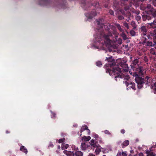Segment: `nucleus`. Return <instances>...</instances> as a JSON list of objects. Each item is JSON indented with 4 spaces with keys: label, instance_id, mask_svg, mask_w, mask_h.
<instances>
[{
    "label": "nucleus",
    "instance_id": "obj_1",
    "mask_svg": "<svg viewBox=\"0 0 156 156\" xmlns=\"http://www.w3.org/2000/svg\"><path fill=\"white\" fill-rule=\"evenodd\" d=\"M139 62L138 59H135L133 61L131 66L132 69L134 72L133 75L135 77V80L137 84V87L139 89H141L143 87L144 84L147 86L150 85L151 79L150 77L148 76H146L144 78L140 76L143 75L144 69L141 65L138 64Z\"/></svg>",
    "mask_w": 156,
    "mask_h": 156
},
{
    "label": "nucleus",
    "instance_id": "obj_2",
    "mask_svg": "<svg viewBox=\"0 0 156 156\" xmlns=\"http://www.w3.org/2000/svg\"><path fill=\"white\" fill-rule=\"evenodd\" d=\"M105 60L111 62L108 66V67L106 69V72L108 73L110 75L113 74L117 75L120 74L122 71L127 72L128 70L126 69L128 68V66L125 62H121L119 63L117 62L115 63L113 61L114 59L112 56L106 57Z\"/></svg>",
    "mask_w": 156,
    "mask_h": 156
},
{
    "label": "nucleus",
    "instance_id": "obj_3",
    "mask_svg": "<svg viewBox=\"0 0 156 156\" xmlns=\"http://www.w3.org/2000/svg\"><path fill=\"white\" fill-rule=\"evenodd\" d=\"M103 19L102 18L99 19V20L97 21V25L100 26V28L98 29V31L97 33L96 36L95 37V40L100 44L101 45H108L110 44L111 40L109 37L112 36V34L109 31H108L107 35L105 34V32L103 31V27L105 26L102 23Z\"/></svg>",
    "mask_w": 156,
    "mask_h": 156
},
{
    "label": "nucleus",
    "instance_id": "obj_4",
    "mask_svg": "<svg viewBox=\"0 0 156 156\" xmlns=\"http://www.w3.org/2000/svg\"><path fill=\"white\" fill-rule=\"evenodd\" d=\"M140 9L143 10L147 9L145 11V14L142 16V18L143 21L146 20H150L154 17H156V10L154 9L151 5L148 4L146 6L141 5L140 6Z\"/></svg>",
    "mask_w": 156,
    "mask_h": 156
},
{
    "label": "nucleus",
    "instance_id": "obj_5",
    "mask_svg": "<svg viewBox=\"0 0 156 156\" xmlns=\"http://www.w3.org/2000/svg\"><path fill=\"white\" fill-rule=\"evenodd\" d=\"M129 0H121L119 3L117 1H115L113 2L114 6L117 9H118L119 7V4H120L122 6H124V9L125 10L122 9H120V11L126 17H131V16L130 12L128 11L129 9V7L131 6L130 4L129 5V2L128 1Z\"/></svg>",
    "mask_w": 156,
    "mask_h": 156
},
{
    "label": "nucleus",
    "instance_id": "obj_6",
    "mask_svg": "<svg viewBox=\"0 0 156 156\" xmlns=\"http://www.w3.org/2000/svg\"><path fill=\"white\" fill-rule=\"evenodd\" d=\"M123 79L124 80L123 82L125 83L127 87L129 86V87H128L130 88L131 87L134 90H136L135 84L134 83L131 82L130 83V77L129 75L127 74H124L122 73L120 74H119L115 77V80L117 81L118 78Z\"/></svg>",
    "mask_w": 156,
    "mask_h": 156
},
{
    "label": "nucleus",
    "instance_id": "obj_7",
    "mask_svg": "<svg viewBox=\"0 0 156 156\" xmlns=\"http://www.w3.org/2000/svg\"><path fill=\"white\" fill-rule=\"evenodd\" d=\"M86 0H80L82 5V7L85 10H88L90 6H94L95 8L101 9V7L99 5V3L96 2L93 4H91L89 2L87 3Z\"/></svg>",
    "mask_w": 156,
    "mask_h": 156
},
{
    "label": "nucleus",
    "instance_id": "obj_8",
    "mask_svg": "<svg viewBox=\"0 0 156 156\" xmlns=\"http://www.w3.org/2000/svg\"><path fill=\"white\" fill-rule=\"evenodd\" d=\"M64 153L66 154L68 156H83V153L80 151L74 152H71L70 151H64Z\"/></svg>",
    "mask_w": 156,
    "mask_h": 156
},
{
    "label": "nucleus",
    "instance_id": "obj_9",
    "mask_svg": "<svg viewBox=\"0 0 156 156\" xmlns=\"http://www.w3.org/2000/svg\"><path fill=\"white\" fill-rule=\"evenodd\" d=\"M97 15L96 11L94 10L90 12L85 14V16L88 19H91Z\"/></svg>",
    "mask_w": 156,
    "mask_h": 156
},
{
    "label": "nucleus",
    "instance_id": "obj_10",
    "mask_svg": "<svg viewBox=\"0 0 156 156\" xmlns=\"http://www.w3.org/2000/svg\"><path fill=\"white\" fill-rule=\"evenodd\" d=\"M142 35H145L147 37V39L149 41L153 40L154 42V38L155 37H154V34L153 33H150L142 34Z\"/></svg>",
    "mask_w": 156,
    "mask_h": 156
},
{
    "label": "nucleus",
    "instance_id": "obj_11",
    "mask_svg": "<svg viewBox=\"0 0 156 156\" xmlns=\"http://www.w3.org/2000/svg\"><path fill=\"white\" fill-rule=\"evenodd\" d=\"M155 44L154 43H154H153L152 40L149 41H147L146 43H145L144 44H143V45H144L146 46H153L154 47L156 44Z\"/></svg>",
    "mask_w": 156,
    "mask_h": 156
},
{
    "label": "nucleus",
    "instance_id": "obj_12",
    "mask_svg": "<svg viewBox=\"0 0 156 156\" xmlns=\"http://www.w3.org/2000/svg\"><path fill=\"white\" fill-rule=\"evenodd\" d=\"M151 147L150 149V150H146V153L147 154V156H154L155 154H154L153 152L151 151Z\"/></svg>",
    "mask_w": 156,
    "mask_h": 156
},
{
    "label": "nucleus",
    "instance_id": "obj_13",
    "mask_svg": "<svg viewBox=\"0 0 156 156\" xmlns=\"http://www.w3.org/2000/svg\"><path fill=\"white\" fill-rule=\"evenodd\" d=\"M129 141L127 140H126L124 141L122 144L121 145L123 148L125 147L129 144Z\"/></svg>",
    "mask_w": 156,
    "mask_h": 156
},
{
    "label": "nucleus",
    "instance_id": "obj_14",
    "mask_svg": "<svg viewBox=\"0 0 156 156\" xmlns=\"http://www.w3.org/2000/svg\"><path fill=\"white\" fill-rule=\"evenodd\" d=\"M20 150L27 154L28 152L27 149L24 146L22 145L20 147Z\"/></svg>",
    "mask_w": 156,
    "mask_h": 156
},
{
    "label": "nucleus",
    "instance_id": "obj_15",
    "mask_svg": "<svg viewBox=\"0 0 156 156\" xmlns=\"http://www.w3.org/2000/svg\"><path fill=\"white\" fill-rule=\"evenodd\" d=\"M80 147L82 151H85L87 147V145L85 143H82Z\"/></svg>",
    "mask_w": 156,
    "mask_h": 156
},
{
    "label": "nucleus",
    "instance_id": "obj_16",
    "mask_svg": "<svg viewBox=\"0 0 156 156\" xmlns=\"http://www.w3.org/2000/svg\"><path fill=\"white\" fill-rule=\"evenodd\" d=\"M87 129H88V127L86 125H84V126H82L81 128V129H80V132L81 133V134H80V135L79 136H81L82 135L81 133L83 132L85 130H87Z\"/></svg>",
    "mask_w": 156,
    "mask_h": 156
},
{
    "label": "nucleus",
    "instance_id": "obj_17",
    "mask_svg": "<svg viewBox=\"0 0 156 156\" xmlns=\"http://www.w3.org/2000/svg\"><path fill=\"white\" fill-rule=\"evenodd\" d=\"M82 141H88L91 139V137L90 136H84L83 137H82Z\"/></svg>",
    "mask_w": 156,
    "mask_h": 156
},
{
    "label": "nucleus",
    "instance_id": "obj_18",
    "mask_svg": "<svg viewBox=\"0 0 156 156\" xmlns=\"http://www.w3.org/2000/svg\"><path fill=\"white\" fill-rule=\"evenodd\" d=\"M48 2V0H40L39 4L41 5H44Z\"/></svg>",
    "mask_w": 156,
    "mask_h": 156
},
{
    "label": "nucleus",
    "instance_id": "obj_19",
    "mask_svg": "<svg viewBox=\"0 0 156 156\" xmlns=\"http://www.w3.org/2000/svg\"><path fill=\"white\" fill-rule=\"evenodd\" d=\"M142 36L143 37L142 39V44H144L147 41H149L147 39V38H146V36L145 35H142Z\"/></svg>",
    "mask_w": 156,
    "mask_h": 156
},
{
    "label": "nucleus",
    "instance_id": "obj_20",
    "mask_svg": "<svg viewBox=\"0 0 156 156\" xmlns=\"http://www.w3.org/2000/svg\"><path fill=\"white\" fill-rule=\"evenodd\" d=\"M102 149V147L96 148L95 151V153L96 155L98 154L101 151V150Z\"/></svg>",
    "mask_w": 156,
    "mask_h": 156
},
{
    "label": "nucleus",
    "instance_id": "obj_21",
    "mask_svg": "<svg viewBox=\"0 0 156 156\" xmlns=\"http://www.w3.org/2000/svg\"><path fill=\"white\" fill-rule=\"evenodd\" d=\"M148 25L149 26H150V28H156V24L155 23H154L153 22L149 23Z\"/></svg>",
    "mask_w": 156,
    "mask_h": 156
},
{
    "label": "nucleus",
    "instance_id": "obj_22",
    "mask_svg": "<svg viewBox=\"0 0 156 156\" xmlns=\"http://www.w3.org/2000/svg\"><path fill=\"white\" fill-rule=\"evenodd\" d=\"M141 30L142 32H143V34H146L147 32V29L145 26H142L141 27Z\"/></svg>",
    "mask_w": 156,
    "mask_h": 156
},
{
    "label": "nucleus",
    "instance_id": "obj_23",
    "mask_svg": "<svg viewBox=\"0 0 156 156\" xmlns=\"http://www.w3.org/2000/svg\"><path fill=\"white\" fill-rule=\"evenodd\" d=\"M120 36L122 37L124 40H126L127 39L126 35L124 32H122V33L120 34Z\"/></svg>",
    "mask_w": 156,
    "mask_h": 156
},
{
    "label": "nucleus",
    "instance_id": "obj_24",
    "mask_svg": "<svg viewBox=\"0 0 156 156\" xmlns=\"http://www.w3.org/2000/svg\"><path fill=\"white\" fill-rule=\"evenodd\" d=\"M117 28L121 32L123 31V29L121 28V26L119 24H115Z\"/></svg>",
    "mask_w": 156,
    "mask_h": 156
},
{
    "label": "nucleus",
    "instance_id": "obj_25",
    "mask_svg": "<svg viewBox=\"0 0 156 156\" xmlns=\"http://www.w3.org/2000/svg\"><path fill=\"white\" fill-rule=\"evenodd\" d=\"M96 65L97 66L100 67L102 66V63L101 61H98L96 62Z\"/></svg>",
    "mask_w": 156,
    "mask_h": 156
},
{
    "label": "nucleus",
    "instance_id": "obj_26",
    "mask_svg": "<svg viewBox=\"0 0 156 156\" xmlns=\"http://www.w3.org/2000/svg\"><path fill=\"white\" fill-rule=\"evenodd\" d=\"M51 118L53 119H55L56 117V113L55 112H53L51 111Z\"/></svg>",
    "mask_w": 156,
    "mask_h": 156
},
{
    "label": "nucleus",
    "instance_id": "obj_27",
    "mask_svg": "<svg viewBox=\"0 0 156 156\" xmlns=\"http://www.w3.org/2000/svg\"><path fill=\"white\" fill-rule=\"evenodd\" d=\"M130 33L132 36H133L135 35L136 32L133 30H132L130 31Z\"/></svg>",
    "mask_w": 156,
    "mask_h": 156
},
{
    "label": "nucleus",
    "instance_id": "obj_28",
    "mask_svg": "<svg viewBox=\"0 0 156 156\" xmlns=\"http://www.w3.org/2000/svg\"><path fill=\"white\" fill-rule=\"evenodd\" d=\"M69 145L68 144H66L65 145H63L62 146V149L63 150L66 149L69 147Z\"/></svg>",
    "mask_w": 156,
    "mask_h": 156
},
{
    "label": "nucleus",
    "instance_id": "obj_29",
    "mask_svg": "<svg viewBox=\"0 0 156 156\" xmlns=\"http://www.w3.org/2000/svg\"><path fill=\"white\" fill-rule=\"evenodd\" d=\"M123 25L125 27L127 28V29H129V25L126 22H124L123 23Z\"/></svg>",
    "mask_w": 156,
    "mask_h": 156
},
{
    "label": "nucleus",
    "instance_id": "obj_30",
    "mask_svg": "<svg viewBox=\"0 0 156 156\" xmlns=\"http://www.w3.org/2000/svg\"><path fill=\"white\" fill-rule=\"evenodd\" d=\"M131 26L133 27L134 28H136V26L135 23L134 21H132L131 23Z\"/></svg>",
    "mask_w": 156,
    "mask_h": 156
},
{
    "label": "nucleus",
    "instance_id": "obj_31",
    "mask_svg": "<svg viewBox=\"0 0 156 156\" xmlns=\"http://www.w3.org/2000/svg\"><path fill=\"white\" fill-rule=\"evenodd\" d=\"M132 12L133 13H135L137 15H138L140 14V11L138 10H134L132 11Z\"/></svg>",
    "mask_w": 156,
    "mask_h": 156
},
{
    "label": "nucleus",
    "instance_id": "obj_32",
    "mask_svg": "<svg viewBox=\"0 0 156 156\" xmlns=\"http://www.w3.org/2000/svg\"><path fill=\"white\" fill-rule=\"evenodd\" d=\"M118 18L119 20H122L124 19V17L122 15H119L118 16Z\"/></svg>",
    "mask_w": 156,
    "mask_h": 156
},
{
    "label": "nucleus",
    "instance_id": "obj_33",
    "mask_svg": "<svg viewBox=\"0 0 156 156\" xmlns=\"http://www.w3.org/2000/svg\"><path fill=\"white\" fill-rule=\"evenodd\" d=\"M104 133L106 134L110 135H111V133L109 132L108 130H105L104 131Z\"/></svg>",
    "mask_w": 156,
    "mask_h": 156
},
{
    "label": "nucleus",
    "instance_id": "obj_34",
    "mask_svg": "<svg viewBox=\"0 0 156 156\" xmlns=\"http://www.w3.org/2000/svg\"><path fill=\"white\" fill-rule=\"evenodd\" d=\"M90 145L92 147V148H93V147L94 148H96V144L95 143L94 144H90Z\"/></svg>",
    "mask_w": 156,
    "mask_h": 156
},
{
    "label": "nucleus",
    "instance_id": "obj_35",
    "mask_svg": "<svg viewBox=\"0 0 156 156\" xmlns=\"http://www.w3.org/2000/svg\"><path fill=\"white\" fill-rule=\"evenodd\" d=\"M53 147L54 145L51 142H50L48 145V149H50V148H52Z\"/></svg>",
    "mask_w": 156,
    "mask_h": 156
},
{
    "label": "nucleus",
    "instance_id": "obj_36",
    "mask_svg": "<svg viewBox=\"0 0 156 156\" xmlns=\"http://www.w3.org/2000/svg\"><path fill=\"white\" fill-rule=\"evenodd\" d=\"M95 143L96 144V148L101 147L100 145L98 144L97 140L96 141H95Z\"/></svg>",
    "mask_w": 156,
    "mask_h": 156
},
{
    "label": "nucleus",
    "instance_id": "obj_37",
    "mask_svg": "<svg viewBox=\"0 0 156 156\" xmlns=\"http://www.w3.org/2000/svg\"><path fill=\"white\" fill-rule=\"evenodd\" d=\"M141 19V17L140 16H137L136 17V19L137 20L139 21Z\"/></svg>",
    "mask_w": 156,
    "mask_h": 156
},
{
    "label": "nucleus",
    "instance_id": "obj_38",
    "mask_svg": "<svg viewBox=\"0 0 156 156\" xmlns=\"http://www.w3.org/2000/svg\"><path fill=\"white\" fill-rule=\"evenodd\" d=\"M64 140V139H60L58 141V143H61L63 142Z\"/></svg>",
    "mask_w": 156,
    "mask_h": 156
},
{
    "label": "nucleus",
    "instance_id": "obj_39",
    "mask_svg": "<svg viewBox=\"0 0 156 156\" xmlns=\"http://www.w3.org/2000/svg\"><path fill=\"white\" fill-rule=\"evenodd\" d=\"M109 12L110 15H113L114 12L112 10L110 9L109 10Z\"/></svg>",
    "mask_w": 156,
    "mask_h": 156
},
{
    "label": "nucleus",
    "instance_id": "obj_40",
    "mask_svg": "<svg viewBox=\"0 0 156 156\" xmlns=\"http://www.w3.org/2000/svg\"><path fill=\"white\" fill-rule=\"evenodd\" d=\"M94 137L97 139V140H98V137H99V136L96 134H95L94 135Z\"/></svg>",
    "mask_w": 156,
    "mask_h": 156
},
{
    "label": "nucleus",
    "instance_id": "obj_41",
    "mask_svg": "<svg viewBox=\"0 0 156 156\" xmlns=\"http://www.w3.org/2000/svg\"><path fill=\"white\" fill-rule=\"evenodd\" d=\"M122 156H127V154L125 152H123L122 153Z\"/></svg>",
    "mask_w": 156,
    "mask_h": 156
},
{
    "label": "nucleus",
    "instance_id": "obj_42",
    "mask_svg": "<svg viewBox=\"0 0 156 156\" xmlns=\"http://www.w3.org/2000/svg\"><path fill=\"white\" fill-rule=\"evenodd\" d=\"M153 33L154 34V37H156V28L154 29L153 31Z\"/></svg>",
    "mask_w": 156,
    "mask_h": 156
},
{
    "label": "nucleus",
    "instance_id": "obj_43",
    "mask_svg": "<svg viewBox=\"0 0 156 156\" xmlns=\"http://www.w3.org/2000/svg\"><path fill=\"white\" fill-rule=\"evenodd\" d=\"M153 88V92L154 93V94H156V87H154Z\"/></svg>",
    "mask_w": 156,
    "mask_h": 156
},
{
    "label": "nucleus",
    "instance_id": "obj_44",
    "mask_svg": "<svg viewBox=\"0 0 156 156\" xmlns=\"http://www.w3.org/2000/svg\"><path fill=\"white\" fill-rule=\"evenodd\" d=\"M121 133L122 134H124L125 132V130L124 129H122L121 130Z\"/></svg>",
    "mask_w": 156,
    "mask_h": 156
},
{
    "label": "nucleus",
    "instance_id": "obj_45",
    "mask_svg": "<svg viewBox=\"0 0 156 156\" xmlns=\"http://www.w3.org/2000/svg\"><path fill=\"white\" fill-rule=\"evenodd\" d=\"M154 44H156V37L155 36L154 38Z\"/></svg>",
    "mask_w": 156,
    "mask_h": 156
},
{
    "label": "nucleus",
    "instance_id": "obj_46",
    "mask_svg": "<svg viewBox=\"0 0 156 156\" xmlns=\"http://www.w3.org/2000/svg\"><path fill=\"white\" fill-rule=\"evenodd\" d=\"M126 17L127 18L126 19V20L127 22H129V20H130V17Z\"/></svg>",
    "mask_w": 156,
    "mask_h": 156
},
{
    "label": "nucleus",
    "instance_id": "obj_47",
    "mask_svg": "<svg viewBox=\"0 0 156 156\" xmlns=\"http://www.w3.org/2000/svg\"><path fill=\"white\" fill-rule=\"evenodd\" d=\"M138 156H144L142 152H140Z\"/></svg>",
    "mask_w": 156,
    "mask_h": 156
},
{
    "label": "nucleus",
    "instance_id": "obj_48",
    "mask_svg": "<svg viewBox=\"0 0 156 156\" xmlns=\"http://www.w3.org/2000/svg\"><path fill=\"white\" fill-rule=\"evenodd\" d=\"M88 156H96L94 154L92 153H90L88 155Z\"/></svg>",
    "mask_w": 156,
    "mask_h": 156
},
{
    "label": "nucleus",
    "instance_id": "obj_49",
    "mask_svg": "<svg viewBox=\"0 0 156 156\" xmlns=\"http://www.w3.org/2000/svg\"><path fill=\"white\" fill-rule=\"evenodd\" d=\"M91 144H94L95 143V141L93 139H92L90 140Z\"/></svg>",
    "mask_w": 156,
    "mask_h": 156
},
{
    "label": "nucleus",
    "instance_id": "obj_50",
    "mask_svg": "<svg viewBox=\"0 0 156 156\" xmlns=\"http://www.w3.org/2000/svg\"><path fill=\"white\" fill-rule=\"evenodd\" d=\"M87 131L89 135H90V130L88 128V129H87Z\"/></svg>",
    "mask_w": 156,
    "mask_h": 156
},
{
    "label": "nucleus",
    "instance_id": "obj_51",
    "mask_svg": "<svg viewBox=\"0 0 156 156\" xmlns=\"http://www.w3.org/2000/svg\"><path fill=\"white\" fill-rule=\"evenodd\" d=\"M10 133V132L9 131V130H7L6 131V133L7 134L9 133Z\"/></svg>",
    "mask_w": 156,
    "mask_h": 156
},
{
    "label": "nucleus",
    "instance_id": "obj_52",
    "mask_svg": "<svg viewBox=\"0 0 156 156\" xmlns=\"http://www.w3.org/2000/svg\"><path fill=\"white\" fill-rule=\"evenodd\" d=\"M152 87L156 88V82H155L154 84V87Z\"/></svg>",
    "mask_w": 156,
    "mask_h": 156
},
{
    "label": "nucleus",
    "instance_id": "obj_53",
    "mask_svg": "<svg viewBox=\"0 0 156 156\" xmlns=\"http://www.w3.org/2000/svg\"><path fill=\"white\" fill-rule=\"evenodd\" d=\"M130 152L131 153L133 154L134 153V151L133 150H131L130 151Z\"/></svg>",
    "mask_w": 156,
    "mask_h": 156
},
{
    "label": "nucleus",
    "instance_id": "obj_54",
    "mask_svg": "<svg viewBox=\"0 0 156 156\" xmlns=\"http://www.w3.org/2000/svg\"><path fill=\"white\" fill-rule=\"evenodd\" d=\"M129 156H132L131 154H130L129 155ZM133 156H138V155L137 154H136L135 155H134Z\"/></svg>",
    "mask_w": 156,
    "mask_h": 156
},
{
    "label": "nucleus",
    "instance_id": "obj_55",
    "mask_svg": "<svg viewBox=\"0 0 156 156\" xmlns=\"http://www.w3.org/2000/svg\"><path fill=\"white\" fill-rule=\"evenodd\" d=\"M153 23H155L156 24V19L155 20H154L153 21Z\"/></svg>",
    "mask_w": 156,
    "mask_h": 156
},
{
    "label": "nucleus",
    "instance_id": "obj_56",
    "mask_svg": "<svg viewBox=\"0 0 156 156\" xmlns=\"http://www.w3.org/2000/svg\"><path fill=\"white\" fill-rule=\"evenodd\" d=\"M153 5L154 6H156V2H154L153 3Z\"/></svg>",
    "mask_w": 156,
    "mask_h": 156
},
{
    "label": "nucleus",
    "instance_id": "obj_57",
    "mask_svg": "<svg viewBox=\"0 0 156 156\" xmlns=\"http://www.w3.org/2000/svg\"><path fill=\"white\" fill-rule=\"evenodd\" d=\"M117 156H121V154H117Z\"/></svg>",
    "mask_w": 156,
    "mask_h": 156
},
{
    "label": "nucleus",
    "instance_id": "obj_58",
    "mask_svg": "<svg viewBox=\"0 0 156 156\" xmlns=\"http://www.w3.org/2000/svg\"><path fill=\"white\" fill-rule=\"evenodd\" d=\"M99 142H100V143H102V140H100L99 141Z\"/></svg>",
    "mask_w": 156,
    "mask_h": 156
},
{
    "label": "nucleus",
    "instance_id": "obj_59",
    "mask_svg": "<svg viewBox=\"0 0 156 156\" xmlns=\"http://www.w3.org/2000/svg\"><path fill=\"white\" fill-rule=\"evenodd\" d=\"M107 27V30H108V29L109 30V28H108V27Z\"/></svg>",
    "mask_w": 156,
    "mask_h": 156
},
{
    "label": "nucleus",
    "instance_id": "obj_60",
    "mask_svg": "<svg viewBox=\"0 0 156 156\" xmlns=\"http://www.w3.org/2000/svg\"><path fill=\"white\" fill-rule=\"evenodd\" d=\"M119 39H120V40L121 41V42L122 40L121 39H120V38H119Z\"/></svg>",
    "mask_w": 156,
    "mask_h": 156
},
{
    "label": "nucleus",
    "instance_id": "obj_61",
    "mask_svg": "<svg viewBox=\"0 0 156 156\" xmlns=\"http://www.w3.org/2000/svg\"><path fill=\"white\" fill-rule=\"evenodd\" d=\"M107 152H108V150H107Z\"/></svg>",
    "mask_w": 156,
    "mask_h": 156
},
{
    "label": "nucleus",
    "instance_id": "obj_62",
    "mask_svg": "<svg viewBox=\"0 0 156 156\" xmlns=\"http://www.w3.org/2000/svg\"><path fill=\"white\" fill-rule=\"evenodd\" d=\"M102 156H106L105 155H103Z\"/></svg>",
    "mask_w": 156,
    "mask_h": 156
},
{
    "label": "nucleus",
    "instance_id": "obj_63",
    "mask_svg": "<svg viewBox=\"0 0 156 156\" xmlns=\"http://www.w3.org/2000/svg\"><path fill=\"white\" fill-rule=\"evenodd\" d=\"M153 54L155 55V53L154 52V53H153Z\"/></svg>",
    "mask_w": 156,
    "mask_h": 156
}]
</instances>
